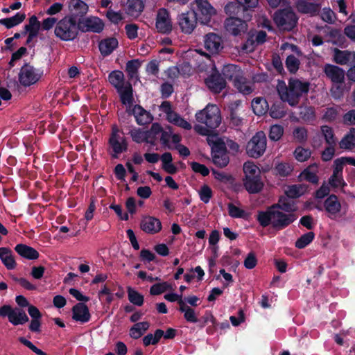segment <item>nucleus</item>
Wrapping results in <instances>:
<instances>
[{"label":"nucleus","mask_w":355,"mask_h":355,"mask_svg":"<svg viewBox=\"0 0 355 355\" xmlns=\"http://www.w3.org/2000/svg\"><path fill=\"white\" fill-rule=\"evenodd\" d=\"M79 31L78 20L65 16L57 23L54 33L62 41H73L77 37Z\"/></svg>","instance_id":"obj_3"},{"label":"nucleus","mask_w":355,"mask_h":355,"mask_svg":"<svg viewBox=\"0 0 355 355\" xmlns=\"http://www.w3.org/2000/svg\"><path fill=\"white\" fill-rule=\"evenodd\" d=\"M108 144L112 149V158H118L119 155L128 150V142L125 137L109 139Z\"/></svg>","instance_id":"obj_24"},{"label":"nucleus","mask_w":355,"mask_h":355,"mask_svg":"<svg viewBox=\"0 0 355 355\" xmlns=\"http://www.w3.org/2000/svg\"><path fill=\"white\" fill-rule=\"evenodd\" d=\"M284 134V128L280 125H273L270 128L269 138L272 141H278Z\"/></svg>","instance_id":"obj_59"},{"label":"nucleus","mask_w":355,"mask_h":355,"mask_svg":"<svg viewBox=\"0 0 355 355\" xmlns=\"http://www.w3.org/2000/svg\"><path fill=\"white\" fill-rule=\"evenodd\" d=\"M282 202V210L290 213H293L297 208L293 200L286 196H280Z\"/></svg>","instance_id":"obj_55"},{"label":"nucleus","mask_w":355,"mask_h":355,"mask_svg":"<svg viewBox=\"0 0 355 355\" xmlns=\"http://www.w3.org/2000/svg\"><path fill=\"white\" fill-rule=\"evenodd\" d=\"M20 343L23 344L31 350H32L34 353L37 355H48L46 352H43L42 349L37 348L35 345H34L30 340L26 339L24 337H19L18 338Z\"/></svg>","instance_id":"obj_64"},{"label":"nucleus","mask_w":355,"mask_h":355,"mask_svg":"<svg viewBox=\"0 0 355 355\" xmlns=\"http://www.w3.org/2000/svg\"><path fill=\"white\" fill-rule=\"evenodd\" d=\"M25 19L26 14L24 12H17L15 15L11 17L0 19V24L5 26L8 29H10L23 22Z\"/></svg>","instance_id":"obj_35"},{"label":"nucleus","mask_w":355,"mask_h":355,"mask_svg":"<svg viewBox=\"0 0 355 355\" xmlns=\"http://www.w3.org/2000/svg\"><path fill=\"white\" fill-rule=\"evenodd\" d=\"M141 62L138 59H133L127 62L125 71L127 72L128 76L130 79H138V71L141 67Z\"/></svg>","instance_id":"obj_39"},{"label":"nucleus","mask_w":355,"mask_h":355,"mask_svg":"<svg viewBox=\"0 0 355 355\" xmlns=\"http://www.w3.org/2000/svg\"><path fill=\"white\" fill-rule=\"evenodd\" d=\"M297 8L301 13L315 15L319 12L320 6L319 4L315 3L300 0L297 3Z\"/></svg>","instance_id":"obj_31"},{"label":"nucleus","mask_w":355,"mask_h":355,"mask_svg":"<svg viewBox=\"0 0 355 355\" xmlns=\"http://www.w3.org/2000/svg\"><path fill=\"white\" fill-rule=\"evenodd\" d=\"M285 64L291 73H295L300 68V62L298 58L291 54L287 56Z\"/></svg>","instance_id":"obj_50"},{"label":"nucleus","mask_w":355,"mask_h":355,"mask_svg":"<svg viewBox=\"0 0 355 355\" xmlns=\"http://www.w3.org/2000/svg\"><path fill=\"white\" fill-rule=\"evenodd\" d=\"M294 156L297 161L300 162H305L310 157L311 151L309 149L298 146L294 151Z\"/></svg>","instance_id":"obj_58"},{"label":"nucleus","mask_w":355,"mask_h":355,"mask_svg":"<svg viewBox=\"0 0 355 355\" xmlns=\"http://www.w3.org/2000/svg\"><path fill=\"white\" fill-rule=\"evenodd\" d=\"M132 113L135 117L138 125H144L150 123L153 120L150 113L147 112L139 105H135L132 110Z\"/></svg>","instance_id":"obj_25"},{"label":"nucleus","mask_w":355,"mask_h":355,"mask_svg":"<svg viewBox=\"0 0 355 355\" xmlns=\"http://www.w3.org/2000/svg\"><path fill=\"white\" fill-rule=\"evenodd\" d=\"M254 113L257 116L264 115L269 110L267 101L261 97L254 98L251 103Z\"/></svg>","instance_id":"obj_32"},{"label":"nucleus","mask_w":355,"mask_h":355,"mask_svg":"<svg viewBox=\"0 0 355 355\" xmlns=\"http://www.w3.org/2000/svg\"><path fill=\"white\" fill-rule=\"evenodd\" d=\"M72 319L81 324L89 322L91 319V314L88 306L83 302H78L71 309Z\"/></svg>","instance_id":"obj_16"},{"label":"nucleus","mask_w":355,"mask_h":355,"mask_svg":"<svg viewBox=\"0 0 355 355\" xmlns=\"http://www.w3.org/2000/svg\"><path fill=\"white\" fill-rule=\"evenodd\" d=\"M29 320V318L25 311L20 309H15L13 314L10 318V322L15 326L24 324Z\"/></svg>","instance_id":"obj_40"},{"label":"nucleus","mask_w":355,"mask_h":355,"mask_svg":"<svg viewBox=\"0 0 355 355\" xmlns=\"http://www.w3.org/2000/svg\"><path fill=\"white\" fill-rule=\"evenodd\" d=\"M275 170L277 174L281 177H287L292 173L293 168V166L286 162H281L276 165Z\"/></svg>","instance_id":"obj_52"},{"label":"nucleus","mask_w":355,"mask_h":355,"mask_svg":"<svg viewBox=\"0 0 355 355\" xmlns=\"http://www.w3.org/2000/svg\"><path fill=\"white\" fill-rule=\"evenodd\" d=\"M309 82H302L297 78H290L288 86H282L277 89L280 99L287 102L291 107L296 106L303 94L309 91Z\"/></svg>","instance_id":"obj_1"},{"label":"nucleus","mask_w":355,"mask_h":355,"mask_svg":"<svg viewBox=\"0 0 355 355\" xmlns=\"http://www.w3.org/2000/svg\"><path fill=\"white\" fill-rule=\"evenodd\" d=\"M155 26L157 31L163 34H169L173 30V24L170 12L166 8L158 10L156 16Z\"/></svg>","instance_id":"obj_12"},{"label":"nucleus","mask_w":355,"mask_h":355,"mask_svg":"<svg viewBox=\"0 0 355 355\" xmlns=\"http://www.w3.org/2000/svg\"><path fill=\"white\" fill-rule=\"evenodd\" d=\"M243 172L245 177H252L260 175V171L258 167L252 162H245L243 165Z\"/></svg>","instance_id":"obj_60"},{"label":"nucleus","mask_w":355,"mask_h":355,"mask_svg":"<svg viewBox=\"0 0 355 355\" xmlns=\"http://www.w3.org/2000/svg\"><path fill=\"white\" fill-rule=\"evenodd\" d=\"M163 132V128L158 123H153L149 130H147V135L149 140V144L153 146L156 144L155 141L157 139V137L158 135L161 134Z\"/></svg>","instance_id":"obj_45"},{"label":"nucleus","mask_w":355,"mask_h":355,"mask_svg":"<svg viewBox=\"0 0 355 355\" xmlns=\"http://www.w3.org/2000/svg\"><path fill=\"white\" fill-rule=\"evenodd\" d=\"M270 116L276 119H282L286 114L285 105L282 102L274 103L269 110Z\"/></svg>","instance_id":"obj_42"},{"label":"nucleus","mask_w":355,"mask_h":355,"mask_svg":"<svg viewBox=\"0 0 355 355\" xmlns=\"http://www.w3.org/2000/svg\"><path fill=\"white\" fill-rule=\"evenodd\" d=\"M342 149L352 150L355 147V128H351L339 143Z\"/></svg>","instance_id":"obj_37"},{"label":"nucleus","mask_w":355,"mask_h":355,"mask_svg":"<svg viewBox=\"0 0 355 355\" xmlns=\"http://www.w3.org/2000/svg\"><path fill=\"white\" fill-rule=\"evenodd\" d=\"M177 19L182 32L185 34H191L196 28L198 21L194 9L182 12L178 15Z\"/></svg>","instance_id":"obj_10"},{"label":"nucleus","mask_w":355,"mask_h":355,"mask_svg":"<svg viewBox=\"0 0 355 355\" xmlns=\"http://www.w3.org/2000/svg\"><path fill=\"white\" fill-rule=\"evenodd\" d=\"M128 296L129 301L136 306H141L144 304V296L132 287L127 288Z\"/></svg>","instance_id":"obj_46"},{"label":"nucleus","mask_w":355,"mask_h":355,"mask_svg":"<svg viewBox=\"0 0 355 355\" xmlns=\"http://www.w3.org/2000/svg\"><path fill=\"white\" fill-rule=\"evenodd\" d=\"M120 96L121 102L125 104H132L133 101V89L131 84L127 83L119 91H117Z\"/></svg>","instance_id":"obj_36"},{"label":"nucleus","mask_w":355,"mask_h":355,"mask_svg":"<svg viewBox=\"0 0 355 355\" xmlns=\"http://www.w3.org/2000/svg\"><path fill=\"white\" fill-rule=\"evenodd\" d=\"M205 83L208 89L215 94H219L227 86L226 80L215 65H214L211 69V74L205 78Z\"/></svg>","instance_id":"obj_9"},{"label":"nucleus","mask_w":355,"mask_h":355,"mask_svg":"<svg viewBox=\"0 0 355 355\" xmlns=\"http://www.w3.org/2000/svg\"><path fill=\"white\" fill-rule=\"evenodd\" d=\"M68 8L70 12L69 17L76 19L78 17H83L87 14L89 10L88 5L83 0H70L68 3Z\"/></svg>","instance_id":"obj_18"},{"label":"nucleus","mask_w":355,"mask_h":355,"mask_svg":"<svg viewBox=\"0 0 355 355\" xmlns=\"http://www.w3.org/2000/svg\"><path fill=\"white\" fill-rule=\"evenodd\" d=\"M326 76L334 84H343L345 71L340 67L331 64H326L324 67Z\"/></svg>","instance_id":"obj_15"},{"label":"nucleus","mask_w":355,"mask_h":355,"mask_svg":"<svg viewBox=\"0 0 355 355\" xmlns=\"http://www.w3.org/2000/svg\"><path fill=\"white\" fill-rule=\"evenodd\" d=\"M79 29L83 33L93 32L101 33L104 28V23L98 17H89L85 19H79Z\"/></svg>","instance_id":"obj_13"},{"label":"nucleus","mask_w":355,"mask_h":355,"mask_svg":"<svg viewBox=\"0 0 355 355\" xmlns=\"http://www.w3.org/2000/svg\"><path fill=\"white\" fill-rule=\"evenodd\" d=\"M41 27V24L35 15L31 16L28 19V24L24 26V29L29 31V33L38 34Z\"/></svg>","instance_id":"obj_53"},{"label":"nucleus","mask_w":355,"mask_h":355,"mask_svg":"<svg viewBox=\"0 0 355 355\" xmlns=\"http://www.w3.org/2000/svg\"><path fill=\"white\" fill-rule=\"evenodd\" d=\"M239 67L237 65L233 64H229L224 65L221 70L222 76L229 80L235 81V79L238 77H241L242 75L240 74Z\"/></svg>","instance_id":"obj_33"},{"label":"nucleus","mask_w":355,"mask_h":355,"mask_svg":"<svg viewBox=\"0 0 355 355\" xmlns=\"http://www.w3.org/2000/svg\"><path fill=\"white\" fill-rule=\"evenodd\" d=\"M338 114V112L336 107H327L322 116V119L327 122H332L336 120Z\"/></svg>","instance_id":"obj_63"},{"label":"nucleus","mask_w":355,"mask_h":355,"mask_svg":"<svg viewBox=\"0 0 355 355\" xmlns=\"http://www.w3.org/2000/svg\"><path fill=\"white\" fill-rule=\"evenodd\" d=\"M324 210L328 213V217L334 220L341 210V204L335 194H331L324 202Z\"/></svg>","instance_id":"obj_17"},{"label":"nucleus","mask_w":355,"mask_h":355,"mask_svg":"<svg viewBox=\"0 0 355 355\" xmlns=\"http://www.w3.org/2000/svg\"><path fill=\"white\" fill-rule=\"evenodd\" d=\"M150 323L147 321L137 322L130 329V336L138 339L149 329Z\"/></svg>","instance_id":"obj_38"},{"label":"nucleus","mask_w":355,"mask_h":355,"mask_svg":"<svg viewBox=\"0 0 355 355\" xmlns=\"http://www.w3.org/2000/svg\"><path fill=\"white\" fill-rule=\"evenodd\" d=\"M160 159L162 161V169L168 174L174 175L178 171L177 166L173 163L172 154L169 152L163 153Z\"/></svg>","instance_id":"obj_29"},{"label":"nucleus","mask_w":355,"mask_h":355,"mask_svg":"<svg viewBox=\"0 0 355 355\" xmlns=\"http://www.w3.org/2000/svg\"><path fill=\"white\" fill-rule=\"evenodd\" d=\"M119 42L114 37H107L101 40L98 43V49L103 57L110 55L117 47Z\"/></svg>","instance_id":"obj_23"},{"label":"nucleus","mask_w":355,"mask_h":355,"mask_svg":"<svg viewBox=\"0 0 355 355\" xmlns=\"http://www.w3.org/2000/svg\"><path fill=\"white\" fill-rule=\"evenodd\" d=\"M140 227L146 233L154 234L162 230V223L158 218L148 216L142 218Z\"/></svg>","instance_id":"obj_20"},{"label":"nucleus","mask_w":355,"mask_h":355,"mask_svg":"<svg viewBox=\"0 0 355 355\" xmlns=\"http://www.w3.org/2000/svg\"><path fill=\"white\" fill-rule=\"evenodd\" d=\"M211 157L213 163L219 168H224L230 162L225 142L216 141L211 147Z\"/></svg>","instance_id":"obj_8"},{"label":"nucleus","mask_w":355,"mask_h":355,"mask_svg":"<svg viewBox=\"0 0 355 355\" xmlns=\"http://www.w3.org/2000/svg\"><path fill=\"white\" fill-rule=\"evenodd\" d=\"M0 259L8 270H12L17 266L12 252L8 248H0Z\"/></svg>","instance_id":"obj_27"},{"label":"nucleus","mask_w":355,"mask_h":355,"mask_svg":"<svg viewBox=\"0 0 355 355\" xmlns=\"http://www.w3.org/2000/svg\"><path fill=\"white\" fill-rule=\"evenodd\" d=\"M248 21L239 17H230L225 21V27L227 32L237 36L241 33L245 32L248 27L246 21Z\"/></svg>","instance_id":"obj_14"},{"label":"nucleus","mask_w":355,"mask_h":355,"mask_svg":"<svg viewBox=\"0 0 355 355\" xmlns=\"http://www.w3.org/2000/svg\"><path fill=\"white\" fill-rule=\"evenodd\" d=\"M320 130L326 144H336L335 135L331 127L324 125L320 127Z\"/></svg>","instance_id":"obj_49"},{"label":"nucleus","mask_w":355,"mask_h":355,"mask_svg":"<svg viewBox=\"0 0 355 355\" xmlns=\"http://www.w3.org/2000/svg\"><path fill=\"white\" fill-rule=\"evenodd\" d=\"M345 164H347V163L345 162L344 157L337 158L334 161L333 174L331 175V182L334 181V179L336 178H338V175H340V177H339L340 180L343 182V165Z\"/></svg>","instance_id":"obj_43"},{"label":"nucleus","mask_w":355,"mask_h":355,"mask_svg":"<svg viewBox=\"0 0 355 355\" xmlns=\"http://www.w3.org/2000/svg\"><path fill=\"white\" fill-rule=\"evenodd\" d=\"M241 105V101H235L228 106L230 124L234 126H239L242 124L243 119L238 114V108Z\"/></svg>","instance_id":"obj_30"},{"label":"nucleus","mask_w":355,"mask_h":355,"mask_svg":"<svg viewBox=\"0 0 355 355\" xmlns=\"http://www.w3.org/2000/svg\"><path fill=\"white\" fill-rule=\"evenodd\" d=\"M163 335L164 331L162 329H156L154 332V334H148L143 338V345L145 347H148L150 345H156L158 344Z\"/></svg>","instance_id":"obj_41"},{"label":"nucleus","mask_w":355,"mask_h":355,"mask_svg":"<svg viewBox=\"0 0 355 355\" xmlns=\"http://www.w3.org/2000/svg\"><path fill=\"white\" fill-rule=\"evenodd\" d=\"M236 89L243 95H249L254 91L253 85L243 76L238 77L233 83Z\"/></svg>","instance_id":"obj_28"},{"label":"nucleus","mask_w":355,"mask_h":355,"mask_svg":"<svg viewBox=\"0 0 355 355\" xmlns=\"http://www.w3.org/2000/svg\"><path fill=\"white\" fill-rule=\"evenodd\" d=\"M212 173L213 175H214V178L223 183L232 184L234 180L232 175L225 173L224 172L217 171L214 169H212Z\"/></svg>","instance_id":"obj_61"},{"label":"nucleus","mask_w":355,"mask_h":355,"mask_svg":"<svg viewBox=\"0 0 355 355\" xmlns=\"http://www.w3.org/2000/svg\"><path fill=\"white\" fill-rule=\"evenodd\" d=\"M225 12L230 17H239L243 18L245 20H250L252 18V14L245 11L243 8L237 1L229 2L225 6Z\"/></svg>","instance_id":"obj_19"},{"label":"nucleus","mask_w":355,"mask_h":355,"mask_svg":"<svg viewBox=\"0 0 355 355\" xmlns=\"http://www.w3.org/2000/svg\"><path fill=\"white\" fill-rule=\"evenodd\" d=\"M267 144L266 136L263 131L257 132L246 145L247 154L252 158H259L266 151Z\"/></svg>","instance_id":"obj_6"},{"label":"nucleus","mask_w":355,"mask_h":355,"mask_svg":"<svg viewBox=\"0 0 355 355\" xmlns=\"http://www.w3.org/2000/svg\"><path fill=\"white\" fill-rule=\"evenodd\" d=\"M196 121L210 129H216L221 123L220 110L216 105L208 104L196 114Z\"/></svg>","instance_id":"obj_4"},{"label":"nucleus","mask_w":355,"mask_h":355,"mask_svg":"<svg viewBox=\"0 0 355 355\" xmlns=\"http://www.w3.org/2000/svg\"><path fill=\"white\" fill-rule=\"evenodd\" d=\"M171 285L167 282L153 284L150 288V293L152 295H159L166 291L171 290Z\"/></svg>","instance_id":"obj_51"},{"label":"nucleus","mask_w":355,"mask_h":355,"mask_svg":"<svg viewBox=\"0 0 355 355\" xmlns=\"http://www.w3.org/2000/svg\"><path fill=\"white\" fill-rule=\"evenodd\" d=\"M36 69L28 63H25L19 73V82L24 87H29L37 83L40 75Z\"/></svg>","instance_id":"obj_11"},{"label":"nucleus","mask_w":355,"mask_h":355,"mask_svg":"<svg viewBox=\"0 0 355 355\" xmlns=\"http://www.w3.org/2000/svg\"><path fill=\"white\" fill-rule=\"evenodd\" d=\"M128 10L131 12L141 13L144 9V3L143 0H128Z\"/></svg>","instance_id":"obj_62"},{"label":"nucleus","mask_w":355,"mask_h":355,"mask_svg":"<svg viewBox=\"0 0 355 355\" xmlns=\"http://www.w3.org/2000/svg\"><path fill=\"white\" fill-rule=\"evenodd\" d=\"M108 81L116 89L119 91L122 87L125 86L124 74L120 70H114L108 75Z\"/></svg>","instance_id":"obj_34"},{"label":"nucleus","mask_w":355,"mask_h":355,"mask_svg":"<svg viewBox=\"0 0 355 355\" xmlns=\"http://www.w3.org/2000/svg\"><path fill=\"white\" fill-rule=\"evenodd\" d=\"M298 18L291 8L277 10L274 14L273 20L277 26L287 31H292L297 23Z\"/></svg>","instance_id":"obj_5"},{"label":"nucleus","mask_w":355,"mask_h":355,"mask_svg":"<svg viewBox=\"0 0 355 355\" xmlns=\"http://www.w3.org/2000/svg\"><path fill=\"white\" fill-rule=\"evenodd\" d=\"M334 61L340 65L348 64L350 61V51L335 49Z\"/></svg>","instance_id":"obj_44"},{"label":"nucleus","mask_w":355,"mask_h":355,"mask_svg":"<svg viewBox=\"0 0 355 355\" xmlns=\"http://www.w3.org/2000/svg\"><path fill=\"white\" fill-rule=\"evenodd\" d=\"M243 183L245 189L250 194L259 193L262 191L264 186L261 175L244 177Z\"/></svg>","instance_id":"obj_21"},{"label":"nucleus","mask_w":355,"mask_h":355,"mask_svg":"<svg viewBox=\"0 0 355 355\" xmlns=\"http://www.w3.org/2000/svg\"><path fill=\"white\" fill-rule=\"evenodd\" d=\"M205 47L209 53L216 54L223 49L221 38L218 35L209 33L205 36Z\"/></svg>","instance_id":"obj_22"},{"label":"nucleus","mask_w":355,"mask_h":355,"mask_svg":"<svg viewBox=\"0 0 355 355\" xmlns=\"http://www.w3.org/2000/svg\"><path fill=\"white\" fill-rule=\"evenodd\" d=\"M15 250L22 257L28 260H35L39 257V252L33 248L25 244H17Z\"/></svg>","instance_id":"obj_26"},{"label":"nucleus","mask_w":355,"mask_h":355,"mask_svg":"<svg viewBox=\"0 0 355 355\" xmlns=\"http://www.w3.org/2000/svg\"><path fill=\"white\" fill-rule=\"evenodd\" d=\"M228 214L234 218H245L246 213L245 210L236 207L233 203H229L227 205Z\"/></svg>","instance_id":"obj_56"},{"label":"nucleus","mask_w":355,"mask_h":355,"mask_svg":"<svg viewBox=\"0 0 355 355\" xmlns=\"http://www.w3.org/2000/svg\"><path fill=\"white\" fill-rule=\"evenodd\" d=\"M300 117L304 121H311L315 119V108L312 106H304L300 107Z\"/></svg>","instance_id":"obj_47"},{"label":"nucleus","mask_w":355,"mask_h":355,"mask_svg":"<svg viewBox=\"0 0 355 355\" xmlns=\"http://www.w3.org/2000/svg\"><path fill=\"white\" fill-rule=\"evenodd\" d=\"M314 238L315 234L313 232L304 234L295 241V247L298 249H303L311 243Z\"/></svg>","instance_id":"obj_48"},{"label":"nucleus","mask_w":355,"mask_h":355,"mask_svg":"<svg viewBox=\"0 0 355 355\" xmlns=\"http://www.w3.org/2000/svg\"><path fill=\"white\" fill-rule=\"evenodd\" d=\"M194 3L196 7L193 9L195 10L198 21L202 24L207 25L211 21V17L216 14V9L208 0H195Z\"/></svg>","instance_id":"obj_7"},{"label":"nucleus","mask_w":355,"mask_h":355,"mask_svg":"<svg viewBox=\"0 0 355 355\" xmlns=\"http://www.w3.org/2000/svg\"><path fill=\"white\" fill-rule=\"evenodd\" d=\"M130 136L132 139L138 144L141 142L149 143V139L147 135L146 131H141L140 129L134 130L130 131Z\"/></svg>","instance_id":"obj_54"},{"label":"nucleus","mask_w":355,"mask_h":355,"mask_svg":"<svg viewBox=\"0 0 355 355\" xmlns=\"http://www.w3.org/2000/svg\"><path fill=\"white\" fill-rule=\"evenodd\" d=\"M297 216L294 213L286 214L283 211L258 212L257 220L263 227L271 225L272 228L282 230L293 223Z\"/></svg>","instance_id":"obj_2"},{"label":"nucleus","mask_w":355,"mask_h":355,"mask_svg":"<svg viewBox=\"0 0 355 355\" xmlns=\"http://www.w3.org/2000/svg\"><path fill=\"white\" fill-rule=\"evenodd\" d=\"M198 193L200 200L205 204L208 203L213 196L211 189L207 184L202 186Z\"/></svg>","instance_id":"obj_57"}]
</instances>
